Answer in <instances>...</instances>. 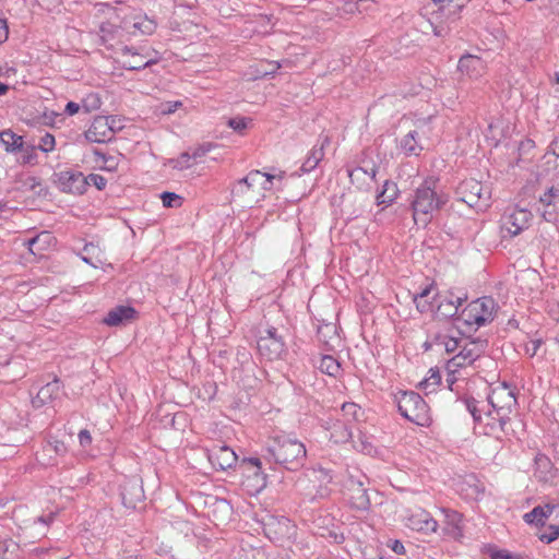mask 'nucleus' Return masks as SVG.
Wrapping results in <instances>:
<instances>
[{
	"instance_id": "12",
	"label": "nucleus",
	"mask_w": 559,
	"mask_h": 559,
	"mask_svg": "<svg viewBox=\"0 0 559 559\" xmlns=\"http://www.w3.org/2000/svg\"><path fill=\"white\" fill-rule=\"evenodd\" d=\"M406 525L423 534H432L438 530V522L432 515L421 508H415L409 510V514L406 518Z\"/></svg>"
},
{
	"instance_id": "55",
	"label": "nucleus",
	"mask_w": 559,
	"mask_h": 559,
	"mask_svg": "<svg viewBox=\"0 0 559 559\" xmlns=\"http://www.w3.org/2000/svg\"><path fill=\"white\" fill-rule=\"evenodd\" d=\"M540 344H542V340H533V341H531V342H530L528 344H526V346H525V350H526V353H527L531 357L535 356V355H536V353H537V350H538V348H539V346H540Z\"/></svg>"
},
{
	"instance_id": "13",
	"label": "nucleus",
	"mask_w": 559,
	"mask_h": 559,
	"mask_svg": "<svg viewBox=\"0 0 559 559\" xmlns=\"http://www.w3.org/2000/svg\"><path fill=\"white\" fill-rule=\"evenodd\" d=\"M542 216L549 223H559V189L551 187L539 198Z\"/></svg>"
},
{
	"instance_id": "29",
	"label": "nucleus",
	"mask_w": 559,
	"mask_h": 559,
	"mask_svg": "<svg viewBox=\"0 0 559 559\" xmlns=\"http://www.w3.org/2000/svg\"><path fill=\"white\" fill-rule=\"evenodd\" d=\"M418 132L416 130L408 132L401 141V147L406 155H419L423 146L417 140Z\"/></svg>"
},
{
	"instance_id": "61",
	"label": "nucleus",
	"mask_w": 559,
	"mask_h": 559,
	"mask_svg": "<svg viewBox=\"0 0 559 559\" xmlns=\"http://www.w3.org/2000/svg\"><path fill=\"white\" fill-rule=\"evenodd\" d=\"M391 549L397 555L405 554V547L400 540H393Z\"/></svg>"
},
{
	"instance_id": "1",
	"label": "nucleus",
	"mask_w": 559,
	"mask_h": 559,
	"mask_svg": "<svg viewBox=\"0 0 559 559\" xmlns=\"http://www.w3.org/2000/svg\"><path fill=\"white\" fill-rule=\"evenodd\" d=\"M264 457L284 466L288 471H297L306 462L305 444L288 435L272 436L265 445Z\"/></svg>"
},
{
	"instance_id": "23",
	"label": "nucleus",
	"mask_w": 559,
	"mask_h": 559,
	"mask_svg": "<svg viewBox=\"0 0 559 559\" xmlns=\"http://www.w3.org/2000/svg\"><path fill=\"white\" fill-rule=\"evenodd\" d=\"M556 509L555 504L537 506L531 512L525 513L523 519L528 524L544 525Z\"/></svg>"
},
{
	"instance_id": "8",
	"label": "nucleus",
	"mask_w": 559,
	"mask_h": 559,
	"mask_svg": "<svg viewBox=\"0 0 559 559\" xmlns=\"http://www.w3.org/2000/svg\"><path fill=\"white\" fill-rule=\"evenodd\" d=\"M533 218L532 213L526 209L512 207L504 212L500 219L501 238L511 239L530 227Z\"/></svg>"
},
{
	"instance_id": "45",
	"label": "nucleus",
	"mask_w": 559,
	"mask_h": 559,
	"mask_svg": "<svg viewBox=\"0 0 559 559\" xmlns=\"http://www.w3.org/2000/svg\"><path fill=\"white\" fill-rule=\"evenodd\" d=\"M133 27L139 29L142 34H152L155 31V23L152 20L144 19L140 22H134Z\"/></svg>"
},
{
	"instance_id": "59",
	"label": "nucleus",
	"mask_w": 559,
	"mask_h": 559,
	"mask_svg": "<svg viewBox=\"0 0 559 559\" xmlns=\"http://www.w3.org/2000/svg\"><path fill=\"white\" fill-rule=\"evenodd\" d=\"M471 480L474 481V484L471 485V487H472V495L474 496V498H478V496L484 492V487H483L481 484H478V481H477V479L475 477H471Z\"/></svg>"
},
{
	"instance_id": "2",
	"label": "nucleus",
	"mask_w": 559,
	"mask_h": 559,
	"mask_svg": "<svg viewBox=\"0 0 559 559\" xmlns=\"http://www.w3.org/2000/svg\"><path fill=\"white\" fill-rule=\"evenodd\" d=\"M447 202L448 195L437 191L436 181L431 178L425 180L415 190L411 203L415 224L426 227L431 222L433 214Z\"/></svg>"
},
{
	"instance_id": "19",
	"label": "nucleus",
	"mask_w": 559,
	"mask_h": 559,
	"mask_svg": "<svg viewBox=\"0 0 559 559\" xmlns=\"http://www.w3.org/2000/svg\"><path fill=\"white\" fill-rule=\"evenodd\" d=\"M466 300V296H455L453 293H448L445 296H440V301L437 307V313L442 318H453L456 316L459 307Z\"/></svg>"
},
{
	"instance_id": "58",
	"label": "nucleus",
	"mask_w": 559,
	"mask_h": 559,
	"mask_svg": "<svg viewBox=\"0 0 559 559\" xmlns=\"http://www.w3.org/2000/svg\"><path fill=\"white\" fill-rule=\"evenodd\" d=\"M9 28L7 21L0 17V43H3L8 39Z\"/></svg>"
},
{
	"instance_id": "47",
	"label": "nucleus",
	"mask_w": 559,
	"mask_h": 559,
	"mask_svg": "<svg viewBox=\"0 0 559 559\" xmlns=\"http://www.w3.org/2000/svg\"><path fill=\"white\" fill-rule=\"evenodd\" d=\"M430 376L420 382V386L427 390L429 386H433L440 383L441 377L439 371L430 369Z\"/></svg>"
},
{
	"instance_id": "24",
	"label": "nucleus",
	"mask_w": 559,
	"mask_h": 559,
	"mask_svg": "<svg viewBox=\"0 0 559 559\" xmlns=\"http://www.w3.org/2000/svg\"><path fill=\"white\" fill-rule=\"evenodd\" d=\"M463 340V337H453L447 333H438L433 336L431 346H437L440 349H443L445 353L452 354L459 350Z\"/></svg>"
},
{
	"instance_id": "51",
	"label": "nucleus",
	"mask_w": 559,
	"mask_h": 559,
	"mask_svg": "<svg viewBox=\"0 0 559 559\" xmlns=\"http://www.w3.org/2000/svg\"><path fill=\"white\" fill-rule=\"evenodd\" d=\"M212 145L211 144H203L198 147H195L192 153H190L191 158L197 162L198 159L202 158L206 155V153L210 152Z\"/></svg>"
},
{
	"instance_id": "35",
	"label": "nucleus",
	"mask_w": 559,
	"mask_h": 559,
	"mask_svg": "<svg viewBox=\"0 0 559 559\" xmlns=\"http://www.w3.org/2000/svg\"><path fill=\"white\" fill-rule=\"evenodd\" d=\"M19 550V545L12 539L0 542V559H17Z\"/></svg>"
},
{
	"instance_id": "37",
	"label": "nucleus",
	"mask_w": 559,
	"mask_h": 559,
	"mask_svg": "<svg viewBox=\"0 0 559 559\" xmlns=\"http://www.w3.org/2000/svg\"><path fill=\"white\" fill-rule=\"evenodd\" d=\"M487 141L492 145L497 146L502 138V129L499 121H491L485 132Z\"/></svg>"
},
{
	"instance_id": "28",
	"label": "nucleus",
	"mask_w": 559,
	"mask_h": 559,
	"mask_svg": "<svg viewBox=\"0 0 559 559\" xmlns=\"http://www.w3.org/2000/svg\"><path fill=\"white\" fill-rule=\"evenodd\" d=\"M52 240V236L44 231L26 241L23 245L35 255H41V253L49 247Z\"/></svg>"
},
{
	"instance_id": "21",
	"label": "nucleus",
	"mask_w": 559,
	"mask_h": 559,
	"mask_svg": "<svg viewBox=\"0 0 559 559\" xmlns=\"http://www.w3.org/2000/svg\"><path fill=\"white\" fill-rule=\"evenodd\" d=\"M135 314V310L129 306H118L110 310L106 318L104 319V323L109 326H118L130 322Z\"/></svg>"
},
{
	"instance_id": "42",
	"label": "nucleus",
	"mask_w": 559,
	"mask_h": 559,
	"mask_svg": "<svg viewBox=\"0 0 559 559\" xmlns=\"http://www.w3.org/2000/svg\"><path fill=\"white\" fill-rule=\"evenodd\" d=\"M55 145H56L55 136L50 133H46L44 136L40 138L39 144L36 147L44 153H49V152L53 151Z\"/></svg>"
},
{
	"instance_id": "38",
	"label": "nucleus",
	"mask_w": 559,
	"mask_h": 559,
	"mask_svg": "<svg viewBox=\"0 0 559 559\" xmlns=\"http://www.w3.org/2000/svg\"><path fill=\"white\" fill-rule=\"evenodd\" d=\"M432 290V286H428L424 288L419 294L414 296V302L416 304V308L420 312H427L431 308V302H429L426 298Z\"/></svg>"
},
{
	"instance_id": "33",
	"label": "nucleus",
	"mask_w": 559,
	"mask_h": 559,
	"mask_svg": "<svg viewBox=\"0 0 559 559\" xmlns=\"http://www.w3.org/2000/svg\"><path fill=\"white\" fill-rule=\"evenodd\" d=\"M483 415H485L488 419L492 420V423H488L487 425L491 427L492 432H495V423L496 417L490 407L489 401H478V406L475 407V415H473L474 421H481Z\"/></svg>"
},
{
	"instance_id": "39",
	"label": "nucleus",
	"mask_w": 559,
	"mask_h": 559,
	"mask_svg": "<svg viewBox=\"0 0 559 559\" xmlns=\"http://www.w3.org/2000/svg\"><path fill=\"white\" fill-rule=\"evenodd\" d=\"M102 106V100L98 94L90 93L82 100V107L86 112H92L94 110L99 109Z\"/></svg>"
},
{
	"instance_id": "32",
	"label": "nucleus",
	"mask_w": 559,
	"mask_h": 559,
	"mask_svg": "<svg viewBox=\"0 0 559 559\" xmlns=\"http://www.w3.org/2000/svg\"><path fill=\"white\" fill-rule=\"evenodd\" d=\"M397 197V187L394 182L386 180L382 191L377 195L378 205H389Z\"/></svg>"
},
{
	"instance_id": "53",
	"label": "nucleus",
	"mask_w": 559,
	"mask_h": 559,
	"mask_svg": "<svg viewBox=\"0 0 559 559\" xmlns=\"http://www.w3.org/2000/svg\"><path fill=\"white\" fill-rule=\"evenodd\" d=\"M263 178L265 179V183L261 185V194L262 199L265 198V191H269L273 187V180L276 179V176H272L271 174L263 173Z\"/></svg>"
},
{
	"instance_id": "14",
	"label": "nucleus",
	"mask_w": 559,
	"mask_h": 559,
	"mask_svg": "<svg viewBox=\"0 0 559 559\" xmlns=\"http://www.w3.org/2000/svg\"><path fill=\"white\" fill-rule=\"evenodd\" d=\"M207 456L212 465L222 471L233 467L237 462L236 453L227 445H213Z\"/></svg>"
},
{
	"instance_id": "10",
	"label": "nucleus",
	"mask_w": 559,
	"mask_h": 559,
	"mask_svg": "<svg viewBox=\"0 0 559 559\" xmlns=\"http://www.w3.org/2000/svg\"><path fill=\"white\" fill-rule=\"evenodd\" d=\"M366 475L357 472V474H349L344 483V495L350 506L357 510H366L370 506L367 488Z\"/></svg>"
},
{
	"instance_id": "54",
	"label": "nucleus",
	"mask_w": 559,
	"mask_h": 559,
	"mask_svg": "<svg viewBox=\"0 0 559 559\" xmlns=\"http://www.w3.org/2000/svg\"><path fill=\"white\" fill-rule=\"evenodd\" d=\"M79 441L82 447H88L92 443V436L87 429H82L79 432Z\"/></svg>"
},
{
	"instance_id": "4",
	"label": "nucleus",
	"mask_w": 559,
	"mask_h": 559,
	"mask_svg": "<svg viewBox=\"0 0 559 559\" xmlns=\"http://www.w3.org/2000/svg\"><path fill=\"white\" fill-rule=\"evenodd\" d=\"M257 347L261 357L270 361L283 359L287 353L283 336L275 326L267 323L258 326Z\"/></svg>"
},
{
	"instance_id": "27",
	"label": "nucleus",
	"mask_w": 559,
	"mask_h": 559,
	"mask_svg": "<svg viewBox=\"0 0 559 559\" xmlns=\"http://www.w3.org/2000/svg\"><path fill=\"white\" fill-rule=\"evenodd\" d=\"M121 497L127 508H135L136 502L143 498V490L135 481H130L122 487Z\"/></svg>"
},
{
	"instance_id": "22",
	"label": "nucleus",
	"mask_w": 559,
	"mask_h": 559,
	"mask_svg": "<svg viewBox=\"0 0 559 559\" xmlns=\"http://www.w3.org/2000/svg\"><path fill=\"white\" fill-rule=\"evenodd\" d=\"M60 385L58 380H53L52 382L45 384L39 389L37 395L32 400L33 406L38 408L51 402L53 397L58 395Z\"/></svg>"
},
{
	"instance_id": "11",
	"label": "nucleus",
	"mask_w": 559,
	"mask_h": 559,
	"mask_svg": "<svg viewBox=\"0 0 559 559\" xmlns=\"http://www.w3.org/2000/svg\"><path fill=\"white\" fill-rule=\"evenodd\" d=\"M486 344L484 341H468L466 338L461 343V347L447 364L450 373H454L457 368L472 365L484 353Z\"/></svg>"
},
{
	"instance_id": "17",
	"label": "nucleus",
	"mask_w": 559,
	"mask_h": 559,
	"mask_svg": "<svg viewBox=\"0 0 559 559\" xmlns=\"http://www.w3.org/2000/svg\"><path fill=\"white\" fill-rule=\"evenodd\" d=\"M377 175V167H355L348 170L350 182L359 190H368L370 183L374 181Z\"/></svg>"
},
{
	"instance_id": "16",
	"label": "nucleus",
	"mask_w": 559,
	"mask_h": 559,
	"mask_svg": "<svg viewBox=\"0 0 559 559\" xmlns=\"http://www.w3.org/2000/svg\"><path fill=\"white\" fill-rule=\"evenodd\" d=\"M457 69L462 74L477 79L484 74L486 63L481 58L467 53L460 58Z\"/></svg>"
},
{
	"instance_id": "7",
	"label": "nucleus",
	"mask_w": 559,
	"mask_h": 559,
	"mask_svg": "<svg viewBox=\"0 0 559 559\" xmlns=\"http://www.w3.org/2000/svg\"><path fill=\"white\" fill-rule=\"evenodd\" d=\"M265 183L263 173L260 170L250 171L245 178L238 180L231 189V195L245 204L257 203L262 200L261 185Z\"/></svg>"
},
{
	"instance_id": "40",
	"label": "nucleus",
	"mask_w": 559,
	"mask_h": 559,
	"mask_svg": "<svg viewBox=\"0 0 559 559\" xmlns=\"http://www.w3.org/2000/svg\"><path fill=\"white\" fill-rule=\"evenodd\" d=\"M342 413L346 423L357 420L360 407L356 403H344L342 405Z\"/></svg>"
},
{
	"instance_id": "34",
	"label": "nucleus",
	"mask_w": 559,
	"mask_h": 559,
	"mask_svg": "<svg viewBox=\"0 0 559 559\" xmlns=\"http://www.w3.org/2000/svg\"><path fill=\"white\" fill-rule=\"evenodd\" d=\"M353 437L352 429L347 426V423H340L337 421L334 427L333 431L331 432V439L334 440V442H347Z\"/></svg>"
},
{
	"instance_id": "6",
	"label": "nucleus",
	"mask_w": 559,
	"mask_h": 559,
	"mask_svg": "<svg viewBox=\"0 0 559 559\" xmlns=\"http://www.w3.org/2000/svg\"><path fill=\"white\" fill-rule=\"evenodd\" d=\"M497 311L493 298L485 296L469 302L462 311L461 319L467 325L483 326L491 322Z\"/></svg>"
},
{
	"instance_id": "5",
	"label": "nucleus",
	"mask_w": 559,
	"mask_h": 559,
	"mask_svg": "<svg viewBox=\"0 0 559 559\" xmlns=\"http://www.w3.org/2000/svg\"><path fill=\"white\" fill-rule=\"evenodd\" d=\"M488 401L496 421H498L499 429L504 431L510 420L509 414L516 406V397L513 390L503 383L491 391L488 395Z\"/></svg>"
},
{
	"instance_id": "25",
	"label": "nucleus",
	"mask_w": 559,
	"mask_h": 559,
	"mask_svg": "<svg viewBox=\"0 0 559 559\" xmlns=\"http://www.w3.org/2000/svg\"><path fill=\"white\" fill-rule=\"evenodd\" d=\"M62 178H66L68 182L75 183L79 182L82 186L83 185H93L98 190L105 189L107 185V180L97 174H90L86 178L82 176V174H73V173H66Z\"/></svg>"
},
{
	"instance_id": "64",
	"label": "nucleus",
	"mask_w": 559,
	"mask_h": 559,
	"mask_svg": "<svg viewBox=\"0 0 559 559\" xmlns=\"http://www.w3.org/2000/svg\"><path fill=\"white\" fill-rule=\"evenodd\" d=\"M329 492H330V490H329L326 487H321V488L317 491V493H316V496H314V497L325 498V497H328V496H329Z\"/></svg>"
},
{
	"instance_id": "20",
	"label": "nucleus",
	"mask_w": 559,
	"mask_h": 559,
	"mask_svg": "<svg viewBox=\"0 0 559 559\" xmlns=\"http://www.w3.org/2000/svg\"><path fill=\"white\" fill-rule=\"evenodd\" d=\"M445 525L443 531L447 535L457 539L463 535V516L461 513L450 509H442Z\"/></svg>"
},
{
	"instance_id": "50",
	"label": "nucleus",
	"mask_w": 559,
	"mask_h": 559,
	"mask_svg": "<svg viewBox=\"0 0 559 559\" xmlns=\"http://www.w3.org/2000/svg\"><path fill=\"white\" fill-rule=\"evenodd\" d=\"M181 106H182V103L179 100L166 102V103L160 104L159 110H160V114H163V115H170V114L175 112Z\"/></svg>"
},
{
	"instance_id": "60",
	"label": "nucleus",
	"mask_w": 559,
	"mask_h": 559,
	"mask_svg": "<svg viewBox=\"0 0 559 559\" xmlns=\"http://www.w3.org/2000/svg\"><path fill=\"white\" fill-rule=\"evenodd\" d=\"M80 105L78 103H74V102H69L66 106V109L64 111L69 115V116H73L75 114L79 112L80 110Z\"/></svg>"
},
{
	"instance_id": "41",
	"label": "nucleus",
	"mask_w": 559,
	"mask_h": 559,
	"mask_svg": "<svg viewBox=\"0 0 559 559\" xmlns=\"http://www.w3.org/2000/svg\"><path fill=\"white\" fill-rule=\"evenodd\" d=\"M160 199L165 207H179L182 202V198L175 192H163Z\"/></svg>"
},
{
	"instance_id": "18",
	"label": "nucleus",
	"mask_w": 559,
	"mask_h": 559,
	"mask_svg": "<svg viewBox=\"0 0 559 559\" xmlns=\"http://www.w3.org/2000/svg\"><path fill=\"white\" fill-rule=\"evenodd\" d=\"M122 67L127 70H141L151 66L155 61L153 59L145 60V56L140 53L134 47L124 46L121 49Z\"/></svg>"
},
{
	"instance_id": "31",
	"label": "nucleus",
	"mask_w": 559,
	"mask_h": 559,
	"mask_svg": "<svg viewBox=\"0 0 559 559\" xmlns=\"http://www.w3.org/2000/svg\"><path fill=\"white\" fill-rule=\"evenodd\" d=\"M94 162L100 169L107 170V171H116L118 169L119 165V158L117 156H107L105 153L94 150Z\"/></svg>"
},
{
	"instance_id": "62",
	"label": "nucleus",
	"mask_w": 559,
	"mask_h": 559,
	"mask_svg": "<svg viewBox=\"0 0 559 559\" xmlns=\"http://www.w3.org/2000/svg\"><path fill=\"white\" fill-rule=\"evenodd\" d=\"M549 148L554 155L559 157V136L550 143Z\"/></svg>"
},
{
	"instance_id": "3",
	"label": "nucleus",
	"mask_w": 559,
	"mask_h": 559,
	"mask_svg": "<svg viewBox=\"0 0 559 559\" xmlns=\"http://www.w3.org/2000/svg\"><path fill=\"white\" fill-rule=\"evenodd\" d=\"M395 402L400 414L407 420L423 427L431 423L429 407L417 392H399L395 394Z\"/></svg>"
},
{
	"instance_id": "30",
	"label": "nucleus",
	"mask_w": 559,
	"mask_h": 559,
	"mask_svg": "<svg viewBox=\"0 0 559 559\" xmlns=\"http://www.w3.org/2000/svg\"><path fill=\"white\" fill-rule=\"evenodd\" d=\"M323 150H324V143H322L320 146H313V148L310 151L308 157L301 165V168H300L301 173H304V174L309 173L317 167L319 162L324 156Z\"/></svg>"
},
{
	"instance_id": "57",
	"label": "nucleus",
	"mask_w": 559,
	"mask_h": 559,
	"mask_svg": "<svg viewBox=\"0 0 559 559\" xmlns=\"http://www.w3.org/2000/svg\"><path fill=\"white\" fill-rule=\"evenodd\" d=\"M109 118V126L112 127L110 128L111 129V132H112V136L115 135L116 132L120 131L123 126L121 123V120L119 118H116V117H108Z\"/></svg>"
},
{
	"instance_id": "44",
	"label": "nucleus",
	"mask_w": 559,
	"mask_h": 559,
	"mask_svg": "<svg viewBox=\"0 0 559 559\" xmlns=\"http://www.w3.org/2000/svg\"><path fill=\"white\" fill-rule=\"evenodd\" d=\"M36 150H38L35 145L33 144H25L24 145V150H22L21 152L24 153L23 155V163L24 164H35L37 162V153H36Z\"/></svg>"
},
{
	"instance_id": "56",
	"label": "nucleus",
	"mask_w": 559,
	"mask_h": 559,
	"mask_svg": "<svg viewBox=\"0 0 559 559\" xmlns=\"http://www.w3.org/2000/svg\"><path fill=\"white\" fill-rule=\"evenodd\" d=\"M491 559H515L513 555L506 550H493L490 554Z\"/></svg>"
},
{
	"instance_id": "52",
	"label": "nucleus",
	"mask_w": 559,
	"mask_h": 559,
	"mask_svg": "<svg viewBox=\"0 0 559 559\" xmlns=\"http://www.w3.org/2000/svg\"><path fill=\"white\" fill-rule=\"evenodd\" d=\"M460 402L472 416L475 415V407L478 406V400L474 399L473 396H465L461 399Z\"/></svg>"
},
{
	"instance_id": "48",
	"label": "nucleus",
	"mask_w": 559,
	"mask_h": 559,
	"mask_svg": "<svg viewBox=\"0 0 559 559\" xmlns=\"http://www.w3.org/2000/svg\"><path fill=\"white\" fill-rule=\"evenodd\" d=\"M559 536V525H550L548 527V532H545L540 535V540L546 543H551L556 540Z\"/></svg>"
},
{
	"instance_id": "15",
	"label": "nucleus",
	"mask_w": 559,
	"mask_h": 559,
	"mask_svg": "<svg viewBox=\"0 0 559 559\" xmlns=\"http://www.w3.org/2000/svg\"><path fill=\"white\" fill-rule=\"evenodd\" d=\"M110 128L109 118L98 116L93 120L91 127L85 132V138L90 142L105 143L112 139V132Z\"/></svg>"
},
{
	"instance_id": "36",
	"label": "nucleus",
	"mask_w": 559,
	"mask_h": 559,
	"mask_svg": "<svg viewBox=\"0 0 559 559\" xmlns=\"http://www.w3.org/2000/svg\"><path fill=\"white\" fill-rule=\"evenodd\" d=\"M319 369L329 376H336L340 372L341 365L332 356H323L319 364Z\"/></svg>"
},
{
	"instance_id": "43",
	"label": "nucleus",
	"mask_w": 559,
	"mask_h": 559,
	"mask_svg": "<svg viewBox=\"0 0 559 559\" xmlns=\"http://www.w3.org/2000/svg\"><path fill=\"white\" fill-rule=\"evenodd\" d=\"M191 156L189 152H183L180 154V156L176 159L171 160L173 167L177 169H187L190 168L193 163H191Z\"/></svg>"
},
{
	"instance_id": "46",
	"label": "nucleus",
	"mask_w": 559,
	"mask_h": 559,
	"mask_svg": "<svg viewBox=\"0 0 559 559\" xmlns=\"http://www.w3.org/2000/svg\"><path fill=\"white\" fill-rule=\"evenodd\" d=\"M67 448L66 444L62 441L59 440H52L48 441L47 445L44 448L45 452H53L57 455L63 454L66 452Z\"/></svg>"
},
{
	"instance_id": "26",
	"label": "nucleus",
	"mask_w": 559,
	"mask_h": 559,
	"mask_svg": "<svg viewBox=\"0 0 559 559\" xmlns=\"http://www.w3.org/2000/svg\"><path fill=\"white\" fill-rule=\"evenodd\" d=\"M0 142L8 153L21 152L26 144L23 136L17 135L11 129L0 132Z\"/></svg>"
},
{
	"instance_id": "63",
	"label": "nucleus",
	"mask_w": 559,
	"mask_h": 559,
	"mask_svg": "<svg viewBox=\"0 0 559 559\" xmlns=\"http://www.w3.org/2000/svg\"><path fill=\"white\" fill-rule=\"evenodd\" d=\"M537 465H538L539 468L543 467V468L548 469V471L551 469L550 461L548 459H546V457L539 459L537 461Z\"/></svg>"
},
{
	"instance_id": "49",
	"label": "nucleus",
	"mask_w": 559,
	"mask_h": 559,
	"mask_svg": "<svg viewBox=\"0 0 559 559\" xmlns=\"http://www.w3.org/2000/svg\"><path fill=\"white\" fill-rule=\"evenodd\" d=\"M228 126L237 132H242L248 126V120L240 117L230 118L228 120Z\"/></svg>"
},
{
	"instance_id": "9",
	"label": "nucleus",
	"mask_w": 559,
	"mask_h": 559,
	"mask_svg": "<svg viewBox=\"0 0 559 559\" xmlns=\"http://www.w3.org/2000/svg\"><path fill=\"white\" fill-rule=\"evenodd\" d=\"M456 194L462 202L471 207L483 209L489 205L490 191L476 179L462 181L456 189Z\"/></svg>"
}]
</instances>
